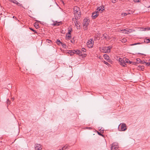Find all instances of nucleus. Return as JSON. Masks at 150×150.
<instances>
[{
	"label": "nucleus",
	"mask_w": 150,
	"mask_h": 150,
	"mask_svg": "<svg viewBox=\"0 0 150 150\" xmlns=\"http://www.w3.org/2000/svg\"><path fill=\"white\" fill-rule=\"evenodd\" d=\"M132 63H133V64H134V62H132L131 61H130L129 60H128V63H129V64H132Z\"/></svg>",
	"instance_id": "e433bc0d"
},
{
	"label": "nucleus",
	"mask_w": 150,
	"mask_h": 150,
	"mask_svg": "<svg viewBox=\"0 0 150 150\" xmlns=\"http://www.w3.org/2000/svg\"><path fill=\"white\" fill-rule=\"evenodd\" d=\"M122 16H124L127 15V13H122Z\"/></svg>",
	"instance_id": "2f4dec72"
},
{
	"label": "nucleus",
	"mask_w": 150,
	"mask_h": 150,
	"mask_svg": "<svg viewBox=\"0 0 150 150\" xmlns=\"http://www.w3.org/2000/svg\"><path fill=\"white\" fill-rule=\"evenodd\" d=\"M119 61L120 62V64L123 67H125L126 66V64L124 62V61L123 59L121 58H119Z\"/></svg>",
	"instance_id": "0eeeda50"
},
{
	"label": "nucleus",
	"mask_w": 150,
	"mask_h": 150,
	"mask_svg": "<svg viewBox=\"0 0 150 150\" xmlns=\"http://www.w3.org/2000/svg\"><path fill=\"white\" fill-rule=\"evenodd\" d=\"M112 2L113 3H115L116 2V0H111Z\"/></svg>",
	"instance_id": "58836bf2"
},
{
	"label": "nucleus",
	"mask_w": 150,
	"mask_h": 150,
	"mask_svg": "<svg viewBox=\"0 0 150 150\" xmlns=\"http://www.w3.org/2000/svg\"><path fill=\"white\" fill-rule=\"evenodd\" d=\"M9 1H10V0H9Z\"/></svg>",
	"instance_id": "13d9d810"
},
{
	"label": "nucleus",
	"mask_w": 150,
	"mask_h": 150,
	"mask_svg": "<svg viewBox=\"0 0 150 150\" xmlns=\"http://www.w3.org/2000/svg\"><path fill=\"white\" fill-rule=\"evenodd\" d=\"M146 62L144 61H141L140 62V63L142 64H143L144 63L146 64Z\"/></svg>",
	"instance_id": "72a5a7b5"
},
{
	"label": "nucleus",
	"mask_w": 150,
	"mask_h": 150,
	"mask_svg": "<svg viewBox=\"0 0 150 150\" xmlns=\"http://www.w3.org/2000/svg\"><path fill=\"white\" fill-rule=\"evenodd\" d=\"M12 99H13V100H14V98H12Z\"/></svg>",
	"instance_id": "864d4df0"
},
{
	"label": "nucleus",
	"mask_w": 150,
	"mask_h": 150,
	"mask_svg": "<svg viewBox=\"0 0 150 150\" xmlns=\"http://www.w3.org/2000/svg\"><path fill=\"white\" fill-rule=\"evenodd\" d=\"M74 23L75 24V25L77 27V28H78V27L80 25H79V23L77 22V21H74Z\"/></svg>",
	"instance_id": "2eb2a0df"
},
{
	"label": "nucleus",
	"mask_w": 150,
	"mask_h": 150,
	"mask_svg": "<svg viewBox=\"0 0 150 150\" xmlns=\"http://www.w3.org/2000/svg\"><path fill=\"white\" fill-rule=\"evenodd\" d=\"M17 2H18L16 1L15 0H14L13 1V3L16 4L17 3Z\"/></svg>",
	"instance_id": "4c0bfd02"
},
{
	"label": "nucleus",
	"mask_w": 150,
	"mask_h": 150,
	"mask_svg": "<svg viewBox=\"0 0 150 150\" xmlns=\"http://www.w3.org/2000/svg\"><path fill=\"white\" fill-rule=\"evenodd\" d=\"M98 134H99V135H100V136H102V134H101L100 132H98Z\"/></svg>",
	"instance_id": "37998d69"
},
{
	"label": "nucleus",
	"mask_w": 150,
	"mask_h": 150,
	"mask_svg": "<svg viewBox=\"0 0 150 150\" xmlns=\"http://www.w3.org/2000/svg\"><path fill=\"white\" fill-rule=\"evenodd\" d=\"M61 45L62 46V47L64 48H66V45L64 44V43H63L62 42L61 43Z\"/></svg>",
	"instance_id": "5701e85b"
},
{
	"label": "nucleus",
	"mask_w": 150,
	"mask_h": 150,
	"mask_svg": "<svg viewBox=\"0 0 150 150\" xmlns=\"http://www.w3.org/2000/svg\"><path fill=\"white\" fill-rule=\"evenodd\" d=\"M103 35L104 36V38H105L106 39L107 38V37L106 36H104V35Z\"/></svg>",
	"instance_id": "de8ad7c7"
},
{
	"label": "nucleus",
	"mask_w": 150,
	"mask_h": 150,
	"mask_svg": "<svg viewBox=\"0 0 150 150\" xmlns=\"http://www.w3.org/2000/svg\"><path fill=\"white\" fill-rule=\"evenodd\" d=\"M56 42L57 44L58 45H59L60 44H61V43H62L60 40L58 39L56 41Z\"/></svg>",
	"instance_id": "aec40b11"
},
{
	"label": "nucleus",
	"mask_w": 150,
	"mask_h": 150,
	"mask_svg": "<svg viewBox=\"0 0 150 150\" xmlns=\"http://www.w3.org/2000/svg\"><path fill=\"white\" fill-rule=\"evenodd\" d=\"M135 2H139V0H134Z\"/></svg>",
	"instance_id": "a18cd8bd"
},
{
	"label": "nucleus",
	"mask_w": 150,
	"mask_h": 150,
	"mask_svg": "<svg viewBox=\"0 0 150 150\" xmlns=\"http://www.w3.org/2000/svg\"><path fill=\"white\" fill-rule=\"evenodd\" d=\"M137 62L138 63H140L141 62V60L139 58H137Z\"/></svg>",
	"instance_id": "7c9ffc66"
},
{
	"label": "nucleus",
	"mask_w": 150,
	"mask_h": 150,
	"mask_svg": "<svg viewBox=\"0 0 150 150\" xmlns=\"http://www.w3.org/2000/svg\"><path fill=\"white\" fill-rule=\"evenodd\" d=\"M141 44H142L141 43L138 42V43H134V44H131L130 45L131 46H133V45H137Z\"/></svg>",
	"instance_id": "b1692460"
},
{
	"label": "nucleus",
	"mask_w": 150,
	"mask_h": 150,
	"mask_svg": "<svg viewBox=\"0 0 150 150\" xmlns=\"http://www.w3.org/2000/svg\"><path fill=\"white\" fill-rule=\"evenodd\" d=\"M14 0H10V1L11 2L13 3Z\"/></svg>",
	"instance_id": "09e8293b"
},
{
	"label": "nucleus",
	"mask_w": 150,
	"mask_h": 150,
	"mask_svg": "<svg viewBox=\"0 0 150 150\" xmlns=\"http://www.w3.org/2000/svg\"><path fill=\"white\" fill-rule=\"evenodd\" d=\"M72 31V29L71 28H70V29H69L68 30V33H67L68 34L70 35L71 34V33Z\"/></svg>",
	"instance_id": "4be33fe9"
},
{
	"label": "nucleus",
	"mask_w": 150,
	"mask_h": 150,
	"mask_svg": "<svg viewBox=\"0 0 150 150\" xmlns=\"http://www.w3.org/2000/svg\"><path fill=\"white\" fill-rule=\"evenodd\" d=\"M103 56L105 59H106V60L108 59V58H109V56L107 54H105Z\"/></svg>",
	"instance_id": "a211bd4d"
},
{
	"label": "nucleus",
	"mask_w": 150,
	"mask_h": 150,
	"mask_svg": "<svg viewBox=\"0 0 150 150\" xmlns=\"http://www.w3.org/2000/svg\"><path fill=\"white\" fill-rule=\"evenodd\" d=\"M86 50L84 48H82L81 51L83 52H85Z\"/></svg>",
	"instance_id": "473e14b6"
},
{
	"label": "nucleus",
	"mask_w": 150,
	"mask_h": 150,
	"mask_svg": "<svg viewBox=\"0 0 150 150\" xmlns=\"http://www.w3.org/2000/svg\"><path fill=\"white\" fill-rule=\"evenodd\" d=\"M126 41V40L125 39H122V42H125Z\"/></svg>",
	"instance_id": "c03bdc74"
},
{
	"label": "nucleus",
	"mask_w": 150,
	"mask_h": 150,
	"mask_svg": "<svg viewBox=\"0 0 150 150\" xmlns=\"http://www.w3.org/2000/svg\"><path fill=\"white\" fill-rule=\"evenodd\" d=\"M71 42L72 43H73V42H74V40H71Z\"/></svg>",
	"instance_id": "49530a36"
},
{
	"label": "nucleus",
	"mask_w": 150,
	"mask_h": 150,
	"mask_svg": "<svg viewBox=\"0 0 150 150\" xmlns=\"http://www.w3.org/2000/svg\"><path fill=\"white\" fill-rule=\"evenodd\" d=\"M104 7L102 6H100L98 7L97 10V11L98 12V11H102L103 10H104Z\"/></svg>",
	"instance_id": "ddd939ff"
},
{
	"label": "nucleus",
	"mask_w": 150,
	"mask_h": 150,
	"mask_svg": "<svg viewBox=\"0 0 150 150\" xmlns=\"http://www.w3.org/2000/svg\"><path fill=\"white\" fill-rule=\"evenodd\" d=\"M76 50H69L68 52V53L70 54L71 56H72L73 55V54H75Z\"/></svg>",
	"instance_id": "4468645a"
},
{
	"label": "nucleus",
	"mask_w": 150,
	"mask_h": 150,
	"mask_svg": "<svg viewBox=\"0 0 150 150\" xmlns=\"http://www.w3.org/2000/svg\"><path fill=\"white\" fill-rule=\"evenodd\" d=\"M146 65H147V66H150V63L146 62Z\"/></svg>",
	"instance_id": "c9c22d12"
},
{
	"label": "nucleus",
	"mask_w": 150,
	"mask_h": 150,
	"mask_svg": "<svg viewBox=\"0 0 150 150\" xmlns=\"http://www.w3.org/2000/svg\"><path fill=\"white\" fill-rule=\"evenodd\" d=\"M103 62H104V63L106 65H107L109 67L110 66V65L107 62H105V61H104Z\"/></svg>",
	"instance_id": "cd10ccee"
},
{
	"label": "nucleus",
	"mask_w": 150,
	"mask_h": 150,
	"mask_svg": "<svg viewBox=\"0 0 150 150\" xmlns=\"http://www.w3.org/2000/svg\"><path fill=\"white\" fill-rule=\"evenodd\" d=\"M18 6H21L22 7H23L22 5V4H20V3H19L18 2H17V4H16Z\"/></svg>",
	"instance_id": "a878e982"
},
{
	"label": "nucleus",
	"mask_w": 150,
	"mask_h": 150,
	"mask_svg": "<svg viewBox=\"0 0 150 150\" xmlns=\"http://www.w3.org/2000/svg\"><path fill=\"white\" fill-rule=\"evenodd\" d=\"M98 12L96 11L92 13V16L93 18H95L98 16Z\"/></svg>",
	"instance_id": "1a4fd4ad"
},
{
	"label": "nucleus",
	"mask_w": 150,
	"mask_h": 150,
	"mask_svg": "<svg viewBox=\"0 0 150 150\" xmlns=\"http://www.w3.org/2000/svg\"><path fill=\"white\" fill-rule=\"evenodd\" d=\"M123 60L124 61L125 63H128L129 59L126 58H124L123 59Z\"/></svg>",
	"instance_id": "dca6fc26"
},
{
	"label": "nucleus",
	"mask_w": 150,
	"mask_h": 150,
	"mask_svg": "<svg viewBox=\"0 0 150 150\" xmlns=\"http://www.w3.org/2000/svg\"><path fill=\"white\" fill-rule=\"evenodd\" d=\"M149 28H150L149 29H150V27Z\"/></svg>",
	"instance_id": "6e6d98bb"
},
{
	"label": "nucleus",
	"mask_w": 150,
	"mask_h": 150,
	"mask_svg": "<svg viewBox=\"0 0 150 150\" xmlns=\"http://www.w3.org/2000/svg\"><path fill=\"white\" fill-rule=\"evenodd\" d=\"M13 18H16V17H15V16H13Z\"/></svg>",
	"instance_id": "8fccbe9b"
},
{
	"label": "nucleus",
	"mask_w": 150,
	"mask_h": 150,
	"mask_svg": "<svg viewBox=\"0 0 150 150\" xmlns=\"http://www.w3.org/2000/svg\"><path fill=\"white\" fill-rule=\"evenodd\" d=\"M30 30H32V31H33L35 33H37V32L35 30H33V28H30Z\"/></svg>",
	"instance_id": "f704fd0d"
},
{
	"label": "nucleus",
	"mask_w": 150,
	"mask_h": 150,
	"mask_svg": "<svg viewBox=\"0 0 150 150\" xmlns=\"http://www.w3.org/2000/svg\"><path fill=\"white\" fill-rule=\"evenodd\" d=\"M99 49L100 51L101 52H103L104 53V47H103L102 48L100 47Z\"/></svg>",
	"instance_id": "393cba45"
},
{
	"label": "nucleus",
	"mask_w": 150,
	"mask_h": 150,
	"mask_svg": "<svg viewBox=\"0 0 150 150\" xmlns=\"http://www.w3.org/2000/svg\"><path fill=\"white\" fill-rule=\"evenodd\" d=\"M119 147L118 143L117 142L113 143L111 146V150H117Z\"/></svg>",
	"instance_id": "7ed1b4c3"
},
{
	"label": "nucleus",
	"mask_w": 150,
	"mask_h": 150,
	"mask_svg": "<svg viewBox=\"0 0 150 150\" xmlns=\"http://www.w3.org/2000/svg\"><path fill=\"white\" fill-rule=\"evenodd\" d=\"M144 42L146 43H148L150 42V40L149 39H145Z\"/></svg>",
	"instance_id": "6ab92c4d"
},
{
	"label": "nucleus",
	"mask_w": 150,
	"mask_h": 150,
	"mask_svg": "<svg viewBox=\"0 0 150 150\" xmlns=\"http://www.w3.org/2000/svg\"><path fill=\"white\" fill-rule=\"evenodd\" d=\"M7 103L8 105H9L10 104V101L8 99L7 100Z\"/></svg>",
	"instance_id": "c756f323"
},
{
	"label": "nucleus",
	"mask_w": 150,
	"mask_h": 150,
	"mask_svg": "<svg viewBox=\"0 0 150 150\" xmlns=\"http://www.w3.org/2000/svg\"><path fill=\"white\" fill-rule=\"evenodd\" d=\"M73 10L75 19L76 20L78 19L81 15V12L79 8L77 6H75L73 8Z\"/></svg>",
	"instance_id": "f257e3e1"
},
{
	"label": "nucleus",
	"mask_w": 150,
	"mask_h": 150,
	"mask_svg": "<svg viewBox=\"0 0 150 150\" xmlns=\"http://www.w3.org/2000/svg\"><path fill=\"white\" fill-rule=\"evenodd\" d=\"M149 29H150L149 28H145V30H150Z\"/></svg>",
	"instance_id": "ea45409f"
},
{
	"label": "nucleus",
	"mask_w": 150,
	"mask_h": 150,
	"mask_svg": "<svg viewBox=\"0 0 150 150\" xmlns=\"http://www.w3.org/2000/svg\"><path fill=\"white\" fill-rule=\"evenodd\" d=\"M66 37L68 38V39H69L71 37V36L70 35L68 34L67 33L66 35Z\"/></svg>",
	"instance_id": "bb28decb"
},
{
	"label": "nucleus",
	"mask_w": 150,
	"mask_h": 150,
	"mask_svg": "<svg viewBox=\"0 0 150 150\" xmlns=\"http://www.w3.org/2000/svg\"><path fill=\"white\" fill-rule=\"evenodd\" d=\"M90 20L88 18H85L83 20V26L84 30L87 29V27L88 25Z\"/></svg>",
	"instance_id": "f03ea898"
},
{
	"label": "nucleus",
	"mask_w": 150,
	"mask_h": 150,
	"mask_svg": "<svg viewBox=\"0 0 150 150\" xmlns=\"http://www.w3.org/2000/svg\"><path fill=\"white\" fill-rule=\"evenodd\" d=\"M36 150H40L42 149L41 148V146L40 144H37L35 147Z\"/></svg>",
	"instance_id": "9b49d317"
},
{
	"label": "nucleus",
	"mask_w": 150,
	"mask_h": 150,
	"mask_svg": "<svg viewBox=\"0 0 150 150\" xmlns=\"http://www.w3.org/2000/svg\"><path fill=\"white\" fill-rule=\"evenodd\" d=\"M87 45L89 48H91L93 46V40L92 39H90L87 42Z\"/></svg>",
	"instance_id": "423d86ee"
},
{
	"label": "nucleus",
	"mask_w": 150,
	"mask_h": 150,
	"mask_svg": "<svg viewBox=\"0 0 150 150\" xmlns=\"http://www.w3.org/2000/svg\"><path fill=\"white\" fill-rule=\"evenodd\" d=\"M138 69H140L142 71H143L144 69V67L143 66H139L138 67Z\"/></svg>",
	"instance_id": "f3484780"
},
{
	"label": "nucleus",
	"mask_w": 150,
	"mask_h": 150,
	"mask_svg": "<svg viewBox=\"0 0 150 150\" xmlns=\"http://www.w3.org/2000/svg\"><path fill=\"white\" fill-rule=\"evenodd\" d=\"M34 26L36 28H39L38 24L37 23H34Z\"/></svg>",
	"instance_id": "412c9836"
},
{
	"label": "nucleus",
	"mask_w": 150,
	"mask_h": 150,
	"mask_svg": "<svg viewBox=\"0 0 150 150\" xmlns=\"http://www.w3.org/2000/svg\"><path fill=\"white\" fill-rule=\"evenodd\" d=\"M112 47L109 46L108 47H104V53H108L110 52V50L112 48Z\"/></svg>",
	"instance_id": "20e7f679"
},
{
	"label": "nucleus",
	"mask_w": 150,
	"mask_h": 150,
	"mask_svg": "<svg viewBox=\"0 0 150 150\" xmlns=\"http://www.w3.org/2000/svg\"><path fill=\"white\" fill-rule=\"evenodd\" d=\"M132 13V11H130V12H128V13H127V15L128 14H130Z\"/></svg>",
	"instance_id": "79ce46f5"
},
{
	"label": "nucleus",
	"mask_w": 150,
	"mask_h": 150,
	"mask_svg": "<svg viewBox=\"0 0 150 150\" xmlns=\"http://www.w3.org/2000/svg\"><path fill=\"white\" fill-rule=\"evenodd\" d=\"M121 125V128L120 129H119L120 131H125L127 129L126 125L124 123H122L120 124Z\"/></svg>",
	"instance_id": "39448f33"
},
{
	"label": "nucleus",
	"mask_w": 150,
	"mask_h": 150,
	"mask_svg": "<svg viewBox=\"0 0 150 150\" xmlns=\"http://www.w3.org/2000/svg\"><path fill=\"white\" fill-rule=\"evenodd\" d=\"M121 31H123L122 33L125 34H128V32L129 33L131 32V30L130 29H125L124 30H122Z\"/></svg>",
	"instance_id": "6e6552de"
},
{
	"label": "nucleus",
	"mask_w": 150,
	"mask_h": 150,
	"mask_svg": "<svg viewBox=\"0 0 150 150\" xmlns=\"http://www.w3.org/2000/svg\"><path fill=\"white\" fill-rule=\"evenodd\" d=\"M149 61H150V59H149Z\"/></svg>",
	"instance_id": "4d7b16f0"
},
{
	"label": "nucleus",
	"mask_w": 150,
	"mask_h": 150,
	"mask_svg": "<svg viewBox=\"0 0 150 150\" xmlns=\"http://www.w3.org/2000/svg\"><path fill=\"white\" fill-rule=\"evenodd\" d=\"M67 146H65L62 148V150H63L64 149H67Z\"/></svg>",
	"instance_id": "c85d7f7f"
},
{
	"label": "nucleus",
	"mask_w": 150,
	"mask_h": 150,
	"mask_svg": "<svg viewBox=\"0 0 150 150\" xmlns=\"http://www.w3.org/2000/svg\"><path fill=\"white\" fill-rule=\"evenodd\" d=\"M62 24V22L61 21L58 22L57 21H56L53 24V25L54 26H58L60 25V24Z\"/></svg>",
	"instance_id": "9d476101"
},
{
	"label": "nucleus",
	"mask_w": 150,
	"mask_h": 150,
	"mask_svg": "<svg viewBox=\"0 0 150 150\" xmlns=\"http://www.w3.org/2000/svg\"><path fill=\"white\" fill-rule=\"evenodd\" d=\"M149 7L150 8V6H149Z\"/></svg>",
	"instance_id": "5fc2aeb1"
},
{
	"label": "nucleus",
	"mask_w": 150,
	"mask_h": 150,
	"mask_svg": "<svg viewBox=\"0 0 150 150\" xmlns=\"http://www.w3.org/2000/svg\"><path fill=\"white\" fill-rule=\"evenodd\" d=\"M107 60L109 62H110L111 61V60H110V58H108V59H107Z\"/></svg>",
	"instance_id": "a19ab883"
},
{
	"label": "nucleus",
	"mask_w": 150,
	"mask_h": 150,
	"mask_svg": "<svg viewBox=\"0 0 150 150\" xmlns=\"http://www.w3.org/2000/svg\"><path fill=\"white\" fill-rule=\"evenodd\" d=\"M36 21L37 22H39V23H40V22L39 21Z\"/></svg>",
	"instance_id": "603ef678"
},
{
	"label": "nucleus",
	"mask_w": 150,
	"mask_h": 150,
	"mask_svg": "<svg viewBox=\"0 0 150 150\" xmlns=\"http://www.w3.org/2000/svg\"><path fill=\"white\" fill-rule=\"evenodd\" d=\"M76 54L77 55H79L80 56H82V52L80 50H76L75 54Z\"/></svg>",
	"instance_id": "f8f14e48"
},
{
	"label": "nucleus",
	"mask_w": 150,
	"mask_h": 150,
	"mask_svg": "<svg viewBox=\"0 0 150 150\" xmlns=\"http://www.w3.org/2000/svg\"><path fill=\"white\" fill-rule=\"evenodd\" d=\"M84 57H86V54H84Z\"/></svg>",
	"instance_id": "3c124183"
}]
</instances>
